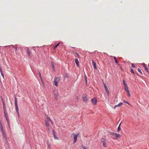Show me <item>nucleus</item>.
<instances>
[{
	"label": "nucleus",
	"mask_w": 149,
	"mask_h": 149,
	"mask_svg": "<svg viewBox=\"0 0 149 149\" xmlns=\"http://www.w3.org/2000/svg\"><path fill=\"white\" fill-rule=\"evenodd\" d=\"M11 46H12V47L14 49H15V51L16 52L17 50V45H11Z\"/></svg>",
	"instance_id": "obj_11"
},
{
	"label": "nucleus",
	"mask_w": 149,
	"mask_h": 149,
	"mask_svg": "<svg viewBox=\"0 0 149 149\" xmlns=\"http://www.w3.org/2000/svg\"><path fill=\"white\" fill-rule=\"evenodd\" d=\"M143 67H144L145 70L148 72V69L147 68V67L146 66L145 64H144Z\"/></svg>",
	"instance_id": "obj_15"
},
{
	"label": "nucleus",
	"mask_w": 149,
	"mask_h": 149,
	"mask_svg": "<svg viewBox=\"0 0 149 149\" xmlns=\"http://www.w3.org/2000/svg\"><path fill=\"white\" fill-rule=\"evenodd\" d=\"M0 128L2 131H3V126L1 124L0 125Z\"/></svg>",
	"instance_id": "obj_23"
},
{
	"label": "nucleus",
	"mask_w": 149,
	"mask_h": 149,
	"mask_svg": "<svg viewBox=\"0 0 149 149\" xmlns=\"http://www.w3.org/2000/svg\"><path fill=\"white\" fill-rule=\"evenodd\" d=\"M83 101L85 102H86L88 101V99L86 96H84L82 97Z\"/></svg>",
	"instance_id": "obj_8"
},
{
	"label": "nucleus",
	"mask_w": 149,
	"mask_h": 149,
	"mask_svg": "<svg viewBox=\"0 0 149 149\" xmlns=\"http://www.w3.org/2000/svg\"><path fill=\"white\" fill-rule=\"evenodd\" d=\"M81 147L83 149H87V148L83 145H82Z\"/></svg>",
	"instance_id": "obj_19"
},
{
	"label": "nucleus",
	"mask_w": 149,
	"mask_h": 149,
	"mask_svg": "<svg viewBox=\"0 0 149 149\" xmlns=\"http://www.w3.org/2000/svg\"><path fill=\"white\" fill-rule=\"evenodd\" d=\"M54 137L55 138L56 136H55V135H54Z\"/></svg>",
	"instance_id": "obj_44"
},
{
	"label": "nucleus",
	"mask_w": 149,
	"mask_h": 149,
	"mask_svg": "<svg viewBox=\"0 0 149 149\" xmlns=\"http://www.w3.org/2000/svg\"><path fill=\"white\" fill-rule=\"evenodd\" d=\"M1 75L3 77V78H4V75L3 74V72L2 73H1Z\"/></svg>",
	"instance_id": "obj_34"
},
{
	"label": "nucleus",
	"mask_w": 149,
	"mask_h": 149,
	"mask_svg": "<svg viewBox=\"0 0 149 149\" xmlns=\"http://www.w3.org/2000/svg\"><path fill=\"white\" fill-rule=\"evenodd\" d=\"M54 95L55 96V98L57 99L58 97V93L56 91H54Z\"/></svg>",
	"instance_id": "obj_7"
},
{
	"label": "nucleus",
	"mask_w": 149,
	"mask_h": 149,
	"mask_svg": "<svg viewBox=\"0 0 149 149\" xmlns=\"http://www.w3.org/2000/svg\"><path fill=\"white\" fill-rule=\"evenodd\" d=\"M15 104L16 105L17 104V99L16 97H15Z\"/></svg>",
	"instance_id": "obj_20"
},
{
	"label": "nucleus",
	"mask_w": 149,
	"mask_h": 149,
	"mask_svg": "<svg viewBox=\"0 0 149 149\" xmlns=\"http://www.w3.org/2000/svg\"><path fill=\"white\" fill-rule=\"evenodd\" d=\"M2 135L4 137H6V135L5 134L4 131H2Z\"/></svg>",
	"instance_id": "obj_17"
},
{
	"label": "nucleus",
	"mask_w": 149,
	"mask_h": 149,
	"mask_svg": "<svg viewBox=\"0 0 149 149\" xmlns=\"http://www.w3.org/2000/svg\"><path fill=\"white\" fill-rule=\"evenodd\" d=\"M27 52L29 56H30V50L29 49H27Z\"/></svg>",
	"instance_id": "obj_22"
},
{
	"label": "nucleus",
	"mask_w": 149,
	"mask_h": 149,
	"mask_svg": "<svg viewBox=\"0 0 149 149\" xmlns=\"http://www.w3.org/2000/svg\"><path fill=\"white\" fill-rule=\"evenodd\" d=\"M72 135L74 136V143H75L77 141V135L75 134L74 133L72 134Z\"/></svg>",
	"instance_id": "obj_6"
},
{
	"label": "nucleus",
	"mask_w": 149,
	"mask_h": 149,
	"mask_svg": "<svg viewBox=\"0 0 149 149\" xmlns=\"http://www.w3.org/2000/svg\"><path fill=\"white\" fill-rule=\"evenodd\" d=\"M60 43H60V42H58V43L56 45H57L58 46L60 44Z\"/></svg>",
	"instance_id": "obj_41"
},
{
	"label": "nucleus",
	"mask_w": 149,
	"mask_h": 149,
	"mask_svg": "<svg viewBox=\"0 0 149 149\" xmlns=\"http://www.w3.org/2000/svg\"><path fill=\"white\" fill-rule=\"evenodd\" d=\"M50 118L48 116H47V118L45 120V124L49 132V122L50 121Z\"/></svg>",
	"instance_id": "obj_2"
},
{
	"label": "nucleus",
	"mask_w": 149,
	"mask_h": 149,
	"mask_svg": "<svg viewBox=\"0 0 149 149\" xmlns=\"http://www.w3.org/2000/svg\"><path fill=\"white\" fill-rule=\"evenodd\" d=\"M85 81H86V83H87V78H86V75H85Z\"/></svg>",
	"instance_id": "obj_31"
},
{
	"label": "nucleus",
	"mask_w": 149,
	"mask_h": 149,
	"mask_svg": "<svg viewBox=\"0 0 149 149\" xmlns=\"http://www.w3.org/2000/svg\"><path fill=\"white\" fill-rule=\"evenodd\" d=\"M52 67L53 68V70H54V68H55V67H54V64L52 63Z\"/></svg>",
	"instance_id": "obj_26"
},
{
	"label": "nucleus",
	"mask_w": 149,
	"mask_h": 149,
	"mask_svg": "<svg viewBox=\"0 0 149 149\" xmlns=\"http://www.w3.org/2000/svg\"><path fill=\"white\" fill-rule=\"evenodd\" d=\"M114 60H115V61L116 63H117V64H118V61H117L116 60V57H115V56H114Z\"/></svg>",
	"instance_id": "obj_21"
},
{
	"label": "nucleus",
	"mask_w": 149,
	"mask_h": 149,
	"mask_svg": "<svg viewBox=\"0 0 149 149\" xmlns=\"http://www.w3.org/2000/svg\"><path fill=\"white\" fill-rule=\"evenodd\" d=\"M123 84H124L125 86H127V84L125 83V80H123Z\"/></svg>",
	"instance_id": "obj_27"
},
{
	"label": "nucleus",
	"mask_w": 149,
	"mask_h": 149,
	"mask_svg": "<svg viewBox=\"0 0 149 149\" xmlns=\"http://www.w3.org/2000/svg\"><path fill=\"white\" fill-rule=\"evenodd\" d=\"M125 90L126 91H129L128 87L127 86V85L125 86Z\"/></svg>",
	"instance_id": "obj_16"
},
{
	"label": "nucleus",
	"mask_w": 149,
	"mask_h": 149,
	"mask_svg": "<svg viewBox=\"0 0 149 149\" xmlns=\"http://www.w3.org/2000/svg\"><path fill=\"white\" fill-rule=\"evenodd\" d=\"M75 61L77 65L78 66H79V61L78 60V59L77 58H76L75 60Z\"/></svg>",
	"instance_id": "obj_12"
},
{
	"label": "nucleus",
	"mask_w": 149,
	"mask_h": 149,
	"mask_svg": "<svg viewBox=\"0 0 149 149\" xmlns=\"http://www.w3.org/2000/svg\"><path fill=\"white\" fill-rule=\"evenodd\" d=\"M123 104L122 102L120 103L117 105H116L115 106V107H114V109H115L117 107H120L121 106H122L123 105Z\"/></svg>",
	"instance_id": "obj_9"
},
{
	"label": "nucleus",
	"mask_w": 149,
	"mask_h": 149,
	"mask_svg": "<svg viewBox=\"0 0 149 149\" xmlns=\"http://www.w3.org/2000/svg\"><path fill=\"white\" fill-rule=\"evenodd\" d=\"M65 77H67V75L66 74L65 75Z\"/></svg>",
	"instance_id": "obj_42"
},
{
	"label": "nucleus",
	"mask_w": 149,
	"mask_h": 149,
	"mask_svg": "<svg viewBox=\"0 0 149 149\" xmlns=\"http://www.w3.org/2000/svg\"><path fill=\"white\" fill-rule=\"evenodd\" d=\"M103 84H104V88L105 89H106V88H107V86H106V84L104 83H103Z\"/></svg>",
	"instance_id": "obj_28"
},
{
	"label": "nucleus",
	"mask_w": 149,
	"mask_h": 149,
	"mask_svg": "<svg viewBox=\"0 0 149 149\" xmlns=\"http://www.w3.org/2000/svg\"><path fill=\"white\" fill-rule=\"evenodd\" d=\"M61 79V77H55L54 78V85L56 86H58V83L60 81Z\"/></svg>",
	"instance_id": "obj_3"
},
{
	"label": "nucleus",
	"mask_w": 149,
	"mask_h": 149,
	"mask_svg": "<svg viewBox=\"0 0 149 149\" xmlns=\"http://www.w3.org/2000/svg\"><path fill=\"white\" fill-rule=\"evenodd\" d=\"M130 72L133 73H134V71L132 69H131Z\"/></svg>",
	"instance_id": "obj_29"
},
{
	"label": "nucleus",
	"mask_w": 149,
	"mask_h": 149,
	"mask_svg": "<svg viewBox=\"0 0 149 149\" xmlns=\"http://www.w3.org/2000/svg\"><path fill=\"white\" fill-rule=\"evenodd\" d=\"M93 66L94 68H95V69H96V67L95 65V63H94Z\"/></svg>",
	"instance_id": "obj_32"
},
{
	"label": "nucleus",
	"mask_w": 149,
	"mask_h": 149,
	"mask_svg": "<svg viewBox=\"0 0 149 149\" xmlns=\"http://www.w3.org/2000/svg\"><path fill=\"white\" fill-rule=\"evenodd\" d=\"M76 54L77 55V57L79 58V55L77 54V53H76Z\"/></svg>",
	"instance_id": "obj_38"
},
{
	"label": "nucleus",
	"mask_w": 149,
	"mask_h": 149,
	"mask_svg": "<svg viewBox=\"0 0 149 149\" xmlns=\"http://www.w3.org/2000/svg\"><path fill=\"white\" fill-rule=\"evenodd\" d=\"M127 92L128 95L130 97L131 95L129 91H127Z\"/></svg>",
	"instance_id": "obj_24"
},
{
	"label": "nucleus",
	"mask_w": 149,
	"mask_h": 149,
	"mask_svg": "<svg viewBox=\"0 0 149 149\" xmlns=\"http://www.w3.org/2000/svg\"><path fill=\"white\" fill-rule=\"evenodd\" d=\"M0 72L1 73H2L3 72L1 68V66H0Z\"/></svg>",
	"instance_id": "obj_30"
},
{
	"label": "nucleus",
	"mask_w": 149,
	"mask_h": 149,
	"mask_svg": "<svg viewBox=\"0 0 149 149\" xmlns=\"http://www.w3.org/2000/svg\"><path fill=\"white\" fill-rule=\"evenodd\" d=\"M124 103H127V104H129V103H128V102H127L125 100H124Z\"/></svg>",
	"instance_id": "obj_37"
},
{
	"label": "nucleus",
	"mask_w": 149,
	"mask_h": 149,
	"mask_svg": "<svg viewBox=\"0 0 149 149\" xmlns=\"http://www.w3.org/2000/svg\"><path fill=\"white\" fill-rule=\"evenodd\" d=\"M54 137L55 138L56 136H55V135H54Z\"/></svg>",
	"instance_id": "obj_43"
},
{
	"label": "nucleus",
	"mask_w": 149,
	"mask_h": 149,
	"mask_svg": "<svg viewBox=\"0 0 149 149\" xmlns=\"http://www.w3.org/2000/svg\"><path fill=\"white\" fill-rule=\"evenodd\" d=\"M6 120L7 122V123H8V125L9 126V120H8V117H7L6 116Z\"/></svg>",
	"instance_id": "obj_18"
},
{
	"label": "nucleus",
	"mask_w": 149,
	"mask_h": 149,
	"mask_svg": "<svg viewBox=\"0 0 149 149\" xmlns=\"http://www.w3.org/2000/svg\"><path fill=\"white\" fill-rule=\"evenodd\" d=\"M131 65H132V67H135V65L133 64L132 63Z\"/></svg>",
	"instance_id": "obj_36"
},
{
	"label": "nucleus",
	"mask_w": 149,
	"mask_h": 149,
	"mask_svg": "<svg viewBox=\"0 0 149 149\" xmlns=\"http://www.w3.org/2000/svg\"><path fill=\"white\" fill-rule=\"evenodd\" d=\"M5 117H6V116L7 117H8V116H7V114H6L5 112Z\"/></svg>",
	"instance_id": "obj_39"
},
{
	"label": "nucleus",
	"mask_w": 149,
	"mask_h": 149,
	"mask_svg": "<svg viewBox=\"0 0 149 149\" xmlns=\"http://www.w3.org/2000/svg\"><path fill=\"white\" fill-rule=\"evenodd\" d=\"M91 102L93 105H95L96 104L97 100L96 98L94 97L91 99Z\"/></svg>",
	"instance_id": "obj_4"
},
{
	"label": "nucleus",
	"mask_w": 149,
	"mask_h": 149,
	"mask_svg": "<svg viewBox=\"0 0 149 149\" xmlns=\"http://www.w3.org/2000/svg\"><path fill=\"white\" fill-rule=\"evenodd\" d=\"M15 109L17 112V113L18 116H19V109H18V107L17 105V104L15 105Z\"/></svg>",
	"instance_id": "obj_10"
},
{
	"label": "nucleus",
	"mask_w": 149,
	"mask_h": 149,
	"mask_svg": "<svg viewBox=\"0 0 149 149\" xmlns=\"http://www.w3.org/2000/svg\"><path fill=\"white\" fill-rule=\"evenodd\" d=\"M58 46L56 45L55 46H54V49H55L56 48L58 47Z\"/></svg>",
	"instance_id": "obj_33"
},
{
	"label": "nucleus",
	"mask_w": 149,
	"mask_h": 149,
	"mask_svg": "<svg viewBox=\"0 0 149 149\" xmlns=\"http://www.w3.org/2000/svg\"><path fill=\"white\" fill-rule=\"evenodd\" d=\"M108 135L109 137H111L114 139H117L119 138H120L121 135L120 134H117L116 133H114L110 132H109Z\"/></svg>",
	"instance_id": "obj_1"
},
{
	"label": "nucleus",
	"mask_w": 149,
	"mask_h": 149,
	"mask_svg": "<svg viewBox=\"0 0 149 149\" xmlns=\"http://www.w3.org/2000/svg\"><path fill=\"white\" fill-rule=\"evenodd\" d=\"M120 130V125H119V127H118V131H119Z\"/></svg>",
	"instance_id": "obj_35"
},
{
	"label": "nucleus",
	"mask_w": 149,
	"mask_h": 149,
	"mask_svg": "<svg viewBox=\"0 0 149 149\" xmlns=\"http://www.w3.org/2000/svg\"><path fill=\"white\" fill-rule=\"evenodd\" d=\"M105 90L106 92L107 93V94L108 95H109V90H108V88L105 89Z\"/></svg>",
	"instance_id": "obj_13"
},
{
	"label": "nucleus",
	"mask_w": 149,
	"mask_h": 149,
	"mask_svg": "<svg viewBox=\"0 0 149 149\" xmlns=\"http://www.w3.org/2000/svg\"><path fill=\"white\" fill-rule=\"evenodd\" d=\"M39 76H40V78L41 80V81L42 82V83H43V85H44L43 81L42 78V77H41V74H40V72H39Z\"/></svg>",
	"instance_id": "obj_14"
},
{
	"label": "nucleus",
	"mask_w": 149,
	"mask_h": 149,
	"mask_svg": "<svg viewBox=\"0 0 149 149\" xmlns=\"http://www.w3.org/2000/svg\"><path fill=\"white\" fill-rule=\"evenodd\" d=\"M138 70L141 74H142V72L141 71V70H140L139 68L138 69Z\"/></svg>",
	"instance_id": "obj_25"
},
{
	"label": "nucleus",
	"mask_w": 149,
	"mask_h": 149,
	"mask_svg": "<svg viewBox=\"0 0 149 149\" xmlns=\"http://www.w3.org/2000/svg\"><path fill=\"white\" fill-rule=\"evenodd\" d=\"M106 140L104 138H102L101 140V142L103 143V145L105 147H107V146L106 145Z\"/></svg>",
	"instance_id": "obj_5"
},
{
	"label": "nucleus",
	"mask_w": 149,
	"mask_h": 149,
	"mask_svg": "<svg viewBox=\"0 0 149 149\" xmlns=\"http://www.w3.org/2000/svg\"><path fill=\"white\" fill-rule=\"evenodd\" d=\"M50 121L51 122L52 125H53V122L52 121L50 120Z\"/></svg>",
	"instance_id": "obj_40"
}]
</instances>
